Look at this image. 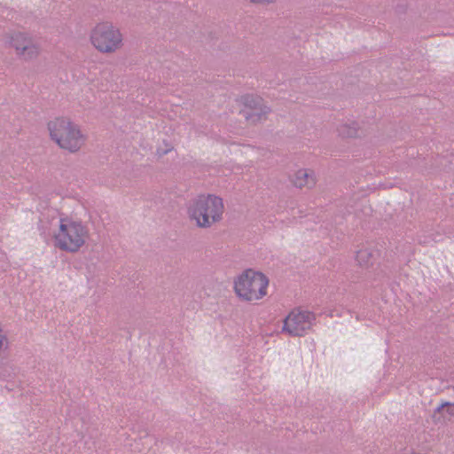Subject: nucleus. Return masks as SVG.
Wrapping results in <instances>:
<instances>
[{"mask_svg": "<svg viewBox=\"0 0 454 454\" xmlns=\"http://www.w3.org/2000/svg\"><path fill=\"white\" fill-rule=\"evenodd\" d=\"M314 320L312 313L298 309H293L284 320L282 333L291 336H303L310 330Z\"/></svg>", "mask_w": 454, "mask_h": 454, "instance_id": "6", "label": "nucleus"}, {"mask_svg": "<svg viewBox=\"0 0 454 454\" xmlns=\"http://www.w3.org/2000/svg\"><path fill=\"white\" fill-rule=\"evenodd\" d=\"M190 221L201 229L212 227L223 219L224 205L223 199L214 194H200L186 204Z\"/></svg>", "mask_w": 454, "mask_h": 454, "instance_id": "1", "label": "nucleus"}, {"mask_svg": "<svg viewBox=\"0 0 454 454\" xmlns=\"http://www.w3.org/2000/svg\"><path fill=\"white\" fill-rule=\"evenodd\" d=\"M51 139L62 149L78 152L85 144V136L79 127L67 119L57 118L48 123Z\"/></svg>", "mask_w": 454, "mask_h": 454, "instance_id": "3", "label": "nucleus"}, {"mask_svg": "<svg viewBox=\"0 0 454 454\" xmlns=\"http://www.w3.org/2000/svg\"><path fill=\"white\" fill-rule=\"evenodd\" d=\"M90 42L100 53L112 54L123 46V35L112 22L96 24L90 32Z\"/></svg>", "mask_w": 454, "mask_h": 454, "instance_id": "4", "label": "nucleus"}, {"mask_svg": "<svg viewBox=\"0 0 454 454\" xmlns=\"http://www.w3.org/2000/svg\"><path fill=\"white\" fill-rule=\"evenodd\" d=\"M243 104L244 109L241 111V114L252 124L264 121L270 113V108L258 96H245L243 98Z\"/></svg>", "mask_w": 454, "mask_h": 454, "instance_id": "8", "label": "nucleus"}, {"mask_svg": "<svg viewBox=\"0 0 454 454\" xmlns=\"http://www.w3.org/2000/svg\"><path fill=\"white\" fill-rule=\"evenodd\" d=\"M8 346V340L5 336V334L3 333L2 329L0 328V353L6 349Z\"/></svg>", "mask_w": 454, "mask_h": 454, "instance_id": "13", "label": "nucleus"}, {"mask_svg": "<svg viewBox=\"0 0 454 454\" xmlns=\"http://www.w3.org/2000/svg\"><path fill=\"white\" fill-rule=\"evenodd\" d=\"M337 132L342 137H356L359 136V127L356 121L341 123L338 126Z\"/></svg>", "mask_w": 454, "mask_h": 454, "instance_id": "11", "label": "nucleus"}, {"mask_svg": "<svg viewBox=\"0 0 454 454\" xmlns=\"http://www.w3.org/2000/svg\"><path fill=\"white\" fill-rule=\"evenodd\" d=\"M440 414L444 421H450L454 419V403H442L434 411V416Z\"/></svg>", "mask_w": 454, "mask_h": 454, "instance_id": "12", "label": "nucleus"}, {"mask_svg": "<svg viewBox=\"0 0 454 454\" xmlns=\"http://www.w3.org/2000/svg\"><path fill=\"white\" fill-rule=\"evenodd\" d=\"M294 184L299 188H312L316 184L314 172L310 169H299L294 176Z\"/></svg>", "mask_w": 454, "mask_h": 454, "instance_id": "9", "label": "nucleus"}, {"mask_svg": "<svg viewBox=\"0 0 454 454\" xmlns=\"http://www.w3.org/2000/svg\"><path fill=\"white\" fill-rule=\"evenodd\" d=\"M10 45L17 56L25 60L35 59L41 53V45L32 36L24 33H15L10 38Z\"/></svg>", "mask_w": 454, "mask_h": 454, "instance_id": "7", "label": "nucleus"}, {"mask_svg": "<svg viewBox=\"0 0 454 454\" xmlns=\"http://www.w3.org/2000/svg\"><path fill=\"white\" fill-rule=\"evenodd\" d=\"M89 238V230L81 221L60 218L54 231V246L66 252L76 253Z\"/></svg>", "mask_w": 454, "mask_h": 454, "instance_id": "2", "label": "nucleus"}, {"mask_svg": "<svg viewBox=\"0 0 454 454\" xmlns=\"http://www.w3.org/2000/svg\"><path fill=\"white\" fill-rule=\"evenodd\" d=\"M379 255L380 253L377 249L364 247L357 251L356 258L360 266L367 268L373 265Z\"/></svg>", "mask_w": 454, "mask_h": 454, "instance_id": "10", "label": "nucleus"}, {"mask_svg": "<svg viewBox=\"0 0 454 454\" xmlns=\"http://www.w3.org/2000/svg\"><path fill=\"white\" fill-rule=\"evenodd\" d=\"M269 280L261 272L247 270L234 281L237 295L244 301H257L267 294Z\"/></svg>", "mask_w": 454, "mask_h": 454, "instance_id": "5", "label": "nucleus"}]
</instances>
